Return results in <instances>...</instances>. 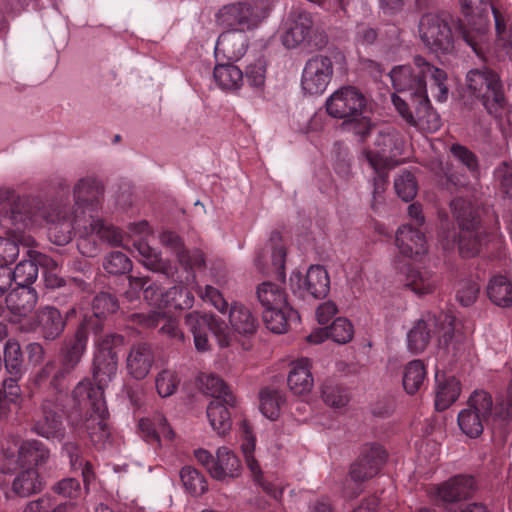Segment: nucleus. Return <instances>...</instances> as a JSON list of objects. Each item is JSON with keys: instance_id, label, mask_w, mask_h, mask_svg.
Here are the masks:
<instances>
[{"instance_id": "nucleus-1", "label": "nucleus", "mask_w": 512, "mask_h": 512, "mask_svg": "<svg viewBox=\"0 0 512 512\" xmlns=\"http://www.w3.org/2000/svg\"><path fill=\"white\" fill-rule=\"evenodd\" d=\"M414 67L400 65L390 72L396 93L392 102L407 124L427 132H436L441 127L439 114L431 106L427 93L429 78L432 96L439 102L448 98L447 73L430 64L420 55L413 59Z\"/></svg>"}, {"instance_id": "nucleus-2", "label": "nucleus", "mask_w": 512, "mask_h": 512, "mask_svg": "<svg viewBox=\"0 0 512 512\" xmlns=\"http://www.w3.org/2000/svg\"><path fill=\"white\" fill-rule=\"evenodd\" d=\"M450 207L460 231L454 228L443 230L439 241L444 250H453L458 246L459 254L463 258H471L480 253L487 242V233L480 225L478 211L470 201L455 198Z\"/></svg>"}, {"instance_id": "nucleus-3", "label": "nucleus", "mask_w": 512, "mask_h": 512, "mask_svg": "<svg viewBox=\"0 0 512 512\" xmlns=\"http://www.w3.org/2000/svg\"><path fill=\"white\" fill-rule=\"evenodd\" d=\"M455 317L440 312L427 315L418 320L407 334V345L410 352L418 354L428 346L432 334H439V347L453 357H458L464 350V336L456 333Z\"/></svg>"}, {"instance_id": "nucleus-4", "label": "nucleus", "mask_w": 512, "mask_h": 512, "mask_svg": "<svg viewBox=\"0 0 512 512\" xmlns=\"http://www.w3.org/2000/svg\"><path fill=\"white\" fill-rule=\"evenodd\" d=\"M118 369V354L94 353L92 363V378L80 381L73 389L74 400L79 404L93 403L99 413L105 412L104 390L116 376Z\"/></svg>"}, {"instance_id": "nucleus-5", "label": "nucleus", "mask_w": 512, "mask_h": 512, "mask_svg": "<svg viewBox=\"0 0 512 512\" xmlns=\"http://www.w3.org/2000/svg\"><path fill=\"white\" fill-rule=\"evenodd\" d=\"M79 349L67 344L64 340L59 348V359L47 361L35 374L34 383L39 388H48L51 395H67L65 393L74 371L82 361Z\"/></svg>"}, {"instance_id": "nucleus-6", "label": "nucleus", "mask_w": 512, "mask_h": 512, "mask_svg": "<svg viewBox=\"0 0 512 512\" xmlns=\"http://www.w3.org/2000/svg\"><path fill=\"white\" fill-rule=\"evenodd\" d=\"M466 87L489 114L500 115L506 105V97L504 85L495 70L486 66L469 70L466 74Z\"/></svg>"}, {"instance_id": "nucleus-7", "label": "nucleus", "mask_w": 512, "mask_h": 512, "mask_svg": "<svg viewBox=\"0 0 512 512\" xmlns=\"http://www.w3.org/2000/svg\"><path fill=\"white\" fill-rule=\"evenodd\" d=\"M68 395H48L40 405V415L33 420L31 431L49 440L63 442L66 428L63 419L68 417Z\"/></svg>"}, {"instance_id": "nucleus-8", "label": "nucleus", "mask_w": 512, "mask_h": 512, "mask_svg": "<svg viewBox=\"0 0 512 512\" xmlns=\"http://www.w3.org/2000/svg\"><path fill=\"white\" fill-rule=\"evenodd\" d=\"M266 16L262 7L250 1L223 5L215 14L218 26L234 33H245L258 28Z\"/></svg>"}, {"instance_id": "nucleus-9", "label": "nucleus", "mask_w": 512, "mask_h": 512, "mask_svg": "<svg viewBox=\"0 0 512 512\" xmlns=\"http://www.w3.org/2000/svg\"><path fill=\"white\" fill-rule=\"evenodd\" d=\"M452 22V17L446 12L423 14L418 24V32L423 44L434 53H451L454 50Z\"/></svg>"}, {"instance_id": "nucleus-10", "label": "nucleus", "mask_w": 512, "mask_h": 512, "mask_svg": "<svg viewBox=\"0 0 512 512\" xmlns=\"http://www.w3.org/2000/svg\"><path fill=\"white\" fill-rule=\"evenodd\" d=\"M493 410L494 402L491 394L485 390H474L467 399L466 408L458 413L459 429L471 439L480 437L484 425L494 417Z\"/></svg>"}, {"instance_id": "nucleus-11", "label": "nucleus", "mask_w": 512, "mask_h": 512, "mask_svg": "<svg viewBox=\"0 0 512 512\" xmlns=\"http://www.w3.org/2000/svg\"><path fill=\"white\" fill-rule=\"evenodd\" d=\"M50 204L38 197L17 196L10 208L4 212V227L23 231L33 226H41L43 219L48 217Z\"/></svg>"}, {"instance_id": "nucleus-12", "label": "nucleus", "mask_w": 512, "mask_h": 512, "mask_svg": "<svg viewBox=\"0 0 512 512\" xmlns=\"http://www.w3.org/2000/svg\"><path fill=\"white\" fill-rule=\"evenodd\" d=\"M282 43L287 48H295L307 43L317 49H322L328 43V37L323 31L314 28L312 16L305 11H293L287 21V29L282 35Z\"/></svg>"}, {"instance_id": "nucleus-13", "label": "nucleus", "mask_w": 512, "mask_h": 512, "mask_svg": "<svg viewBox=\"0 0 512 512\" xmlns=\"http://www.w3.org/2000/svg\"><path fill=\"white\" fill-rule=\"evenodd\" d=\"M327 114L345 121L369 113L368 99L357 87L347 85L334 91L325 102Z\"/></svg>"}, {"instance_id": "nucleus-14", "label": "nucleus", "mask_w": 512, "mask_h": 512, "mask_svg": "<svg viewBox=\"0 0 512 512\" xmlns=\"http://www.w3.org/2000/svg\"><path fill=\"white\" fill-rule=\"evenodd\" d=\"M376 151L364 150L363 155L373 170L389 169L399 162L396 157L403 153L404 142L394 131H380L374 141Z\"/></svg>"}, {"instance_id": "nucleus-15", "label": "nucleus", "mask_w": 512, "mask_h": 512, "mask_svg": "<svg viewBox=\"0 0 512 512\" xmlns=\"http://www.w3.org/2000/svg\"><path fill=\"white\" fill-rule=\"evenodd\" d=\"M290 286L292 292L303 300L323 299L330 290V277L323 266L312 265L304 277L299 272L292 273Z\"/></svg>"}, {"instance_id": "nucleus-16", "label": "nucleus", "mask_w": 512, "mask_h": 512, "mask_svg": "<svg viewBox=\"0 0 512 512\" xmlns=\"http://www.w3.org/2000/svg\"><path fill=\"white\" fill-rule=\"evenodd\" d=\"M43 224L47 226L49 240L58 246L68 244L74 232L77 233L75 211L70 213L65 205L58 202H51L48 217L43 219Z\"/></svg>"}, {"instance_id": "nucleus-17", "label": "nucleus", "mask_w": 512, "mask_h": 512, "mask_svg": "<svg viewBox=\"0 0 512 512\" xmlns=\"http://www.w3.org/2000/svg\"><path fill=\"white\" fill-rule=\"evenodd\" d=\"M333 72V62L329 56L318 54L309 58L302 71V89L310 95L322 94L329 85Z\"/></svg>"}, {"instance_id": "nucleus-18", "label": "nucleus", "mask_w": 512, "mask_h": 512, "mask_svg": "<svg viewBox=\"0 0 512 512\" xmlns=\"http://www.w3.org/2000/svg\"><path fill=\"white\" fill-rule=\"evenodd\" d=\"M388 458L384 447L378 443L362 446L359 458L351 465L349 475L354 482L362 483L375 477Z\"/></svg>"}, {"instance_id": "nucleus-19", "label": "nucleus", "mask_w": 512, "mask_h": 512, "mask_svg": "<svg viewBox=\"0 0 512 512\" xmlns=\"http://www.w3.org/2000/svg\"><path fill=\"white\" fill-rule=\"evenodd\" d=\"M102 194L103 188L95 178L80 179L73 189L75 215L89 217L90 214L97 212Z\"/></svg>"}, {"instance_id": "nucleus-20", "label": "nucleus", "mask_w": 512, "mask_h": 512, "mask_svg": "<svg viewBox=\"0 0 512 512\" xmlns=\"http://www.w3.org/2000/svg\"><path fill=\"white\" fill-rule=\"evenodd\" d=\"M29 259L21 260L12 270V278L16 286L32 287L38 278V266L55 267L56 262L49 256L34 250H29Z\"/></svg>"}, {"instance_id": "nucleus-21", "label": "nucleus", "mask_w": 512, "mask_h": 512, "mask_svg": "<svg viewBox=\"0 0 512 512\" xmlns=\"http://www.w3.org/2000/svg\"><path fill=\"white\" fill-rule=\"evenodd\" d=\"M476 482L470 475H456L438 488V499L445 504H453L471 497Z\"/></svg>"}, {"instance_id": "nucleus-22", "label": "nucleus", "mask_w": 512, "mask_h": 512, "mask_svg": "<svg viewBox=\"0 0 512 512\" xmlns=\"http://www.w3.org/2000/svg\"><path fill=\"white\" fill-rule=\"evenodd\" d=\"M395 242L400 253L411 259H417L427 252L424 233L408 224L398 228Z\"/></svg>"}, {"instance_id": "nucleus-23", "label": "nucleus", "mask_w": 512, "mask_h": 512, "mask_svg": "<svg viewBox=\"0 0 512 512\" xmlns=\"http://www.w3.org/2000/svg\"><path fill=\"white\" fill-rule=\"evenodd\" d=\"M403 281L406 288L418 296H423L431 294L437 289L440 277L427 268L409 266Z\"/></svg>"}, {"instance_id": "nucleus-24", "label": "nucleus", "mask_w": 512, "mask_h": 512, "mask_svg": "<svg viewBox=\"0 0 512 512\" xmlns=\"http://www.w3.org/2000/svg\"><path fill=\"white\" fill-rule=\"evenodd\" d=\"M153 362L154 355L150 345L147 343L135 344L127 356V371L137 380L144 379L149 374Z\"/></svg>"}, {"instance_id": "nucleus-25", "label": "nucleus", "mask_w": 512, "mask_h": 512, "mask_svg": "<svg viewBox=\"0 0 512 512\" xmlns=\"http://www.w3.org/2000/svg\"><path fill=\"white\" fill-rule=\"evenodd\" d=\"M37 322L42 337L48 341L58 339L66 327L65 318L60 310L49 305L39 309Z\"/></svg>"}, {"instance_id": "nucleus-26", "label": "nucleus", "mask_w": 512, "mask_h": 512, "mask_svg": "<svg viewBox=\"0 0 512 512\" xmlns=\"http://www.w3.org/2000/svg\"><path fill=\"white\" fill-rule=\"evenodd\" d=\"M76 229L80 236L78 241V250L86 257H95L100 252V240L96 236V228L94 227L93 214L89 217H82L80 214L75 215Z\"/></svg>"}, {"instance_id": "nucleus-27", "label": "nucleus", "mask_w": 512, "mask_h": 512, "mask_svg": "<svg viewBox=\"0 0 512 512\" xmlns=\"http://www.w3.org/2000/svg\"><path fill=\"white\" fill-rule=\"evenodd\" d=\"M242 466L239 458L227 447H219L211 477L218 481H228L240 476Z\"/></svg>"}, {"instance_id": "nucleus-28", "label": "nucleus", "mask_w": 512, "mask_h": 512, "mask_svg": "<svg viewBox=\"0 0 512 512\" xmlns=\"http://www.w3.org/2000/svg\"><path fill=\"white\" fill-rule=\"evenodd\" d=\"M105 317L95 316V314L85 315L83 320L77 326L72 335L66 336L64 341L79 349L80 354L84 356L87 350L89 332H93L97 338L103 329V319Z\"/></svg>"}, {"instance_id": "nucleus-29", "label": "nucleus", "mask_w": 512, "mask_h": 512, "mask_svg": "<svg viewBox=\"0 0 512 512\" xmlns=\"http://www.w3.org/2000/svg\"><path fill=\"white\" fill-rule=\"evenodd\" d=\"M37 301L38 294L33 287L16 286L6 297L7 307L13 314L21 317L31 313Z\"/></svg>"}, {"instance_id": "nucleus-30", "label": "nucleus", "mask_w": 512, "mask_h": 512, "mask_svg": "<svg viewBox=\"0 0 512 512\" xmlns=\"http://www.w3.org/2000/svg\"><path fill=\"white\" fill-rule=\"evenodd\" d=\"M310 368L311 364L308 358H301L293 363L287 383L294 394L303 395L311 391L313 377Z\"/></svg>"}, {"instance_id": "nucleus-31", "label": "nucleus", "mask_w": 512, "mask_h": 512, "mask_svg": "<svg viewBox=\"0 0 512 512\" xmlns=\"http://www.w3.org/2000/svg\"><path fill=\"white\" fill-rule=\"evenodd\" d=\"M229 322L237 333L245 336L255 334L259 327V321L251 310L238 302L233 303L230 308Z\"/></svg>"}, {"instance_id": "nucleus-32", "label": "nucleus", "mask_w": 512, "mask_h": 512, "mask_svg": "<svg viewBox=\"0 0 512 512\" xmlns=\"http://www.w3.org/2000/svg\"><path fill=\"white\" fill-rule=\"evenodd\" d=\"M139 429L148 443H160L161 438L171 441L175 436L162 414H156L152 419H140Z\"/></svg>"}, {"instance_id": "nucleus-33", "label": "nucleus", "mask_w": 512, "mask_h": 512, "mask_svg": "<svg viewBox=\"0 0 512 512\" xmlns=\"http://www.w3.org/2000/svg\"><path fill=\"white\" fill-rule=\"evenodd\" d=\"M247 49L246 39L243 35L231 31H223L216 42V54L222 53L228 60L237 61Z\"/></svg>"}, {"instance_id": "nucleus-34", "label": "nucleus", "mask_w": 512, "mask_h": 512, "mask_svg": "<svg viewBox=\"0 0 512 512\" xmlns=\"http://www.w3.org/2000/svg\"><path fill=\"white\" fill-rule=\"evenodd\" d=\"M233 407L227 404L224 399H212L207 406L208 420L217 434L223 436L230 431L232 422L229 408Z\"/></svg>"}, {"instance_id": "nucleus-35", "label": "nucleus", "mask_w": 512, "mask_h": 512, "mask_svg": "<svg viewBox=\"0 0 512 512\" xmlns=\"http://www.w3.org/2000/svg\"><path fill=\"white\" fill-rule=\"evenodd\" d=\"M256 298L263 310L286 307L287 296L282 287L270 281L259 284L256 288Z\"/></svg>"}, {"instance_id": "nucleus-36", "label": "nucleus", "mask_w": 512, "mask_h": 512, "mask_svg": "<svg viewBox=\"0 0 512 512\" xmlns=\"http://www.w3.org/2000/svg\"><path fill=\"white\" fill-rule=\"evenodd\" d=\"M134 250L140 257L139 260L145 267L154 272H159L164 275L171 273L170 264L161 258L160 254L149 244L143 240H139L133 243Z\"/></svg>"}, {"instance_id": "nucleus-37", "label": "nucleus", "mask_w": 512, "mask_h": 512, "mask_svg": "<svg viewBox=\"0 0 512 512\" xmlns=\"http://www.w3.org/2000/svg\"><path fill=\"white\" fill-rule=\"evenodd\" d=\"M93 414L86 421V431L95 445H103L110 437V431L105 418L108 415L107 406L105 412L99 413L93 403H88Z\"/></svg>"}, {"instance_id": "nucleus-38", "label": "nucleus", "mask_w": 512, "mask_h": 512, "mask_svg": "<svg viewBox=\"0 0 512 512\" xmlns=\"http://www.w3.org/2000/svg\"><path fill=\"white\" fill-rule=\"evenodd\" d=\"M43 484L37 470L27 467L18 473L12 482V491L20 497H28L42 490Z\"/></svg>"}, {"instance_id": "nucleus-39", "label": "nucleus", "mask_w": 512, "mask_h": 512, "mask_svg": "<svg viewBox=\"0 0 512 512\" xmlns=\"http://www.w3.org/2000/svg\"><path fill=\"white\" fill-rule=\"evenodd\" d=\"M20 455L25 466H42L50 457L49 448L36 439L25 440L20 445Z\"/></svg>"}, {"instance_id": "nucleus-40", "label": "nucleus", "mask_w": 512, "mask_h": 512, "mask_svg": "<svg viewBox=\"0 0 512 512\" xmlns=\"http://www.w3.org/2000/svg\"><path fill=\"white\" fill-rule=\"evenodd\" d=\"M487 295L497 306H512V283L503 275L493 276L487 285Z\"/></svg>"}, {"instance_id": "nucleus-41", "label": "nucleus", "mask_w": 512, "mask_h": 512, "mask_svg": "<svg viewBox=\"0 0 512 512\" xmlns=\"http://www.w3.org/2000/svg\"><path fill=\"white\" fill-rule=\"evenodd\" d=\"M200 382L201 388L205 394L210 395L213 399H224V401L231 406L236 405V397L219 376L205 374L200 377Z\"/></svg>"}, {"instance_id": "nucleus-42", "label": "nucleus", "mask_w": 512, "mask_h": 512, "mask_svg": "<svg viewBox=\"0 0 512 512\" xmlns=\"http://www.w3.org/2000/svg\"><path fill=\"white\" fill-rule=\"evenodd\" d=\"M426 368L423 361L417 359L410 361L403 371V388L409 395L416 394L424 385L426 379Z\"/></svg>"}, {"instance_id": "nucleus-43", "label": "nucleus", "mask_w": 512, "mask_h": 512, "mask_svg": "<svg viewBox=\"0 0 512 512\" xmlns=\"http://www.w3.org/2000/svg\"><path fill=\"white\" fill-rule=\"evenodd\" d=\"M3 362L7 374L23 377L26 372L23 353L20 344L15 340H8L3 351Z\"/></svg>"}, {"instance_id": "nucleus-44", "label": "nucleus", "mask_w": 512, "mask_h": 512, "mask_svg": "<svg viewBox=\"0 0 512 512\" xmlns=\"http://www.w3.org/2000/svg\"><path fill=\"white\" fill-rule=\"evenodd\" d=\"M461 382L454 376H449L439 384L436 397L435 408L437 411H444L449 408L460 396Z\"/></svg>"}, {"instance_id": "nucleus-45", "label": "nucleus", "mask_w": 512, "mask_h": 512, "mask_svg": "<svg viewBox=\"0 0 512 512\" xmlns=\"http://www.w3.org/2000/svg\"><path fill=\"white\" fill-rule=\"evenodd\" d=\"M213 76L223 90H237L243 83L242 71L232 63L217 64Z\"/></svg>"}, {"instance_id": "nucleus-46", "label": "nucleus", "mask_w": 512, "mask_h": 512, "mask_svg": "<svg viewBox=\"0 0 512 512\" xmlns=\"http://www.w3.org/2000/svg\"><path fill=\"white\" fill-rule=\"evenodd\" d=\"M296 312L287 303L286 307H278L263 310V321L273 333H285L288 328V319Z\"/></svg>"}, {"instance_id": "nucleus-47", "label": "nucleus", "mask_w": 512, "mask_h": 512, "mask_svg": "<svg viewBox=\"0 0 512 512\" xmlns=\"http://www.w3.org/2000/svg\"><path fill=\"white\" fill-rule=\"evenodd\" d=\"M285 403L283 394L276 389L265 388L260 393V410L270 420H276Z\"/></svg>"}, {"instance_id": "nucleus-48", "label": "nucleus", "mask_w": 512, "mask_h": 512, "mask_svg": "<svg viewBox=\"0 0 512 512\" xmlns=\"http://www.w3.org/2000/svg\"><path fill=\"white\" fill-rule=\"evenodd\" d=\"M163 308L178 310L190 309L194 303L193 293L182 285L173 286L165 291Z\"/></svg>"}, {"instance_id": "nucleus-49", "label": "nucleus", "mask_w": 512, "mask_h": 512, "mask_svg": "<svg viewBox=\"0 0 512 512\" xmlns=\"http://www.w3.org/2000/svg\"><path fill=\"white\" fill-rule=\"evenodd\" d=\"M449 151L454 160L465 167L472 177L477 178L479 176V159L473 151L459 143L452 144Z\"/></svg>"}, {"instance_id": "nucleus-50", "label": "nucleus", "mask_w": 512, "mask_h": 512, "mask_svg": "<svg viewBox=\"0 0 512 512\" xmlns=\"http://www.w3.org/2000/svg\"><path fill=\"white\" fill-rule=\"evenodd\" d=\"M75 503L72 501L57 503L56 500L50 495H43L42 497L30 501L24 512H74Z\"/></svg>"}, {"instance_id": "nucleus-51", "label": "nucleus", "mask_w": 512, "mask_h": 512, "mask_svg": "<svg viewBox=\"0 0 512 512\" xmlns=\"http://www.w3.org/2000/svg\"><path fill=\"white\" fill-rule=\"evenodd\" d=\"M180 478L185 489L193 496H200L208 489L205 476L191 466L181 469Z\"/></svg>"}, {"instance_id": "nucleus-52", "label": "nucleus", "mask_w": 512, "mask_h": 512, "mask_svg": "<svg viewBox=\"0 0 512 512\" xmlns=\"http://www.w3.org/2000/svg\"><path fill=\"white\" fill-rule=\"evenodd\" d=\"M44 283L46 288L54 290L55 292L69 287H76L79 291H89L91 288L88 281L84 278L78 276L63 278L52 272L45 273Z\"/></svg>"}, {"instance_id": "nucleus-53", "label": "nucleus", "mask_w": 512, "mask_h": 512, "mask_svg": "<svg viewBox=\"0 0 512 512\" xmlns=\"http://www.w3.org/2000/svg\"><path fill=\"white\" fill-rule=\"evenodd\" d=\"M323 401L334 408L345 406L349 401L347 389L333 380H326L321 387Z\"/></svg>"}, {"instance_id": "nucleus-54", "label": "nucleus", "mask_w": 512, "mask_h": 512, "mask_svg": "<svg viewBox=\"0 0 512 512\" xmlns=\"http://www.w3.org/2000/svg\"><path fill=\"white\" fill-rule=\"evenodd\" d=\"M342 129L351 132L358 137L360 142H364L371 134L375 125L367 114L351 117L342 122Z\"/></svg>"}, {"instance_id": "nucleus-55", "label": "nucleus", "mask_w": 512, "mask_h": 512, "mask_svg": "<svg viewBox=\"0 0 512 512\" xmlns=\"http://www.w3.org/2000/svg\"><path fill=\"white\" fill-rule=\"evenodd\" d=\"M394 188L403 201L410 202L417 195L418 183L411 172L403 171L395 178Z\"/></svg>"}, {"instance_id": "nucleus-56", "label": "nucleus", "mask_w": 512, "mask_h": 512, "mask_svg": "<svg viewBox=\"0 0 512 512\" xmlns=\"http://www.w3.org/2000/svg\"><path fill=\"white\" fill-rule=\"evenodd\" d=\"M487 28L485 24L478 27H471L470 23H465L463 20H458L456 26V34L461 37L474 52L478 51V45L486 34Z\"/></svg>"}, {"instance_id": "nucleus-57", "label": "nucleus", "mask_w": 512, "mask_h": 512, "mask_svg": "<svg viewBox=\"0 0 512 512\" xmlns=\"http://www.w3.org/2000/svg\"><path fill=\"white\" fill-rule=\"evenodd\" d=\"M103 268L109 274L121 275L132 269V262L123 252L113 251L104 258Z\"/></svg>"}, {"instance_id": "nucleus-58", "label": "nucleus", "mask_w": 512, "mask_h": 512, "mask_svg": "<svg viewBox=\"0 0 512 512\" xmlns=\"http://www.w3.org/2000/svg\"><path fill=\"white\" fill-rule=\"evenodd\" d=\"M333 153L335 155V172L344 178L349 177L353 156L348 147L342 142H336L333 147Z\"/></svg>"}, {"instance_id": "nucleus-59", "label": "nucleus", "mask_w": 512, "mask_h": 512, "mask_svg": "<svg viewBox=\"0 0 512 512\" xmlns=\"http://www.w3.org/2000/svg\"><path fill=\"white\" fill-rule=\"evenodd\" d=\"M330 338L338 344H346L350 342L354 335L352 323L344 317L336 318L331 326H329Z\"/></svg>"}, {"instance_id": "nucleus-60", "label": "nucleus", "mask_w": 512, "mask_h": 512, "mask_svg": "<svg viewBox=\"0 0 512 512\" xmlns=\"http://www.w3.org/2000/svg\"><path fill=\"white\" fill-rule=\"evenodd\" d=\"M179 384L177 374L171 370H162L155 379V386L160 397L166 398L175 393Z\"/></svg>"}, {"instance_id": "nucleus-61", "label": "nucleus", "mask_w": 512, "mask_h": 512, "mask_svg": "<svg viewBox=\"0 0 512 512\" xmlns=\"http://www.w3.org/2000/svg\"><path fill=\"white\" fill-rule=\"evenodd\" d=\"M94 227L96 228V236L99 237L100 242H105L112 246H119L122 243V234L112 225L105 224L93 214Z\"/></svg>"}, {"instance_id": "nucleus-62", "label": "nucleus", "mask_w": 512, "mask_h": 512, "mask_svg": "<svg viewBox=\"0 0 512 512\" xmlns=\"http://www.w3.org/2000/svg\"><path fill=\"white\" fill-rule=\"evenodd\" d=\"M51 489L55 494L70 500H75L82 494V487L79 480L72 477L57 481Z\"/></svg>"}, {"instance_id": "nucleus-63", "label": "nucleus", "mask_w": 512, "mask_h": 512, "mask_svg": "<svg viewBox=\"0 0 512 512\" xmlns=\"http://www.w3.org/2000/svg\"><path fill=\"white\" fill-rule=\"evenodd\" d=\"M118 309L117 299L107 292L96 295L92 301V313L95 316L106 317Z\"/></svg>"}, {"instance_id": "nucleus-64", "label": "nucleus", "mask_w": 512, "mask_h": 512, "mask_svg": "<svg viewBox=\"0 0 512 512\" xmlns=\"http://www.w3.org/2000/svg\"><path fill=\"white\" fill-rule=\"evenodd\" d=\"M494 178L501 192L512 198V164L506 161L501 162L494 170Z\"/></svg>"}]
</instances>
